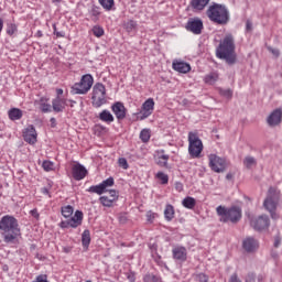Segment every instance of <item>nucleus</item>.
Instances as JSON below:
<instances>
[{"label":"nucleus","instance_id":"1","mask_svg":"<svg viewBox=\"0 0 282 282\" xmlns=\"http://www.w3.org/2000/svg\"><path fill=\"white\" fill-rule=\"evenodd\" d=\"M0 236L4 243H19V239H21L19 219L12 215L2 216L0 218Z\"/></svg>","mask_w":282,"mask_h":282},{"label":"nucleus","instance_id":"2","mask_svg":"<svg viewBox=\"0 0 282 282\" xmlns=\"http://www.w3.org/2000/svg\"><path fill=\"white\" fill-rule=\"evenodd\" d=\"M216 56L221 61H226L228 65L237 63V53H235V37L232 34H227L216 48Z\"/></svg>","mask_w":282,"mask_h":282},{"label":"nucleus","instance_id":"3","mask_svg":"<svg viewBox=\"0 0 282 282\" xmlns=\"http://www.w3.org/2000/svg\"><path fill=\"white\" fill-rule=\"evenodd\" d=\"M216 213L219 217V221L221 224H238V221H241V209L237 206L226 207V206H218L216 208Z\"/></svg>","mask_w":282,"mask_h":282},{"label":"nucleus","instance_id":"4","mask_svg":"<svg viewBox=\"0 0 282 282\" xmlns=\"http://www.w3.org/2000/svg\"><path fill=\"white\" fill-rule=\"evenodd\" d=\"M207 17L213 21V23H217V25H226V23L230 21V13L226 6L217 3L208 8Z\"/></svg>","mask_w":282,"mask_h":282},{"label":"nucleus","instance_id":"5","mask_svg":"<svg viewBox=\"0 0 282 282\" xmlns=\"http://www.w3.org/2000/svg\"><path fill=\"white\" fill-rule=\"evenodd\" d=\"M281 203V191L276 187H269L267 198L263 202L265 210L271 215V218L279 219V214H276V207Z\"/></svg>","mask_w":282,"mask_h":282},{"label":"nucleus","instance_id":"6","mask_svg":"<svg viewBox=\"0 0 282 282\" xmlns=\"http://www.w3.org/2000/svg\"><path fill=\"white\" fill-rule=\"evenodd\" d=\"M91 87H94V76L86 74L70 87V94L73 96H85V94H89Z\"/></svg>","mask_w":282,"mask_h":282},{"label":"nucleus","instance_id":"7","mask_svg":"<svg viewBox=\"0 0 282 282\" xmlns=\"http://www.w3.org/2000/svg\"><path fill=\"white\" fill-rule=\"evenodd\" d=\"M91 100L93 107H96V109L107 104V88L102 85V83H97L94 85Z\"/></svg>","mask_w":282,"mask_h":282},{"label":"nucleus","instance_id":"8","mask_svg":"<svg viewBox=\"0 0 282 282\" xmlns=\"http://www.w3.org/2000/svg\"><path fill=\"white\" fill-rule=\"evenodd\" d=\"M204 151V143L196 132H188V153L191 158H199Z\"/></svg>","mask_w":282,"mask_h":282},{"label":"nucleus","instance_id":"9","mask_svg":"<svg viewBox=\"0 0 282 282\" xmlns=\"http://www.w3.org/2000/svg\"><path fill=\"white\" fill-rule=\"evenodd\" d=\"M84 217L85 216L82 210H76L73 216L59 223V228H78V226H83Z\"/></svg>","mask_w":282,"mask_h":282},{"label":"nucleus","instance_id":"10","mask_svg":"<svg viewBox=\"0 0 282 282\" xmlns=\"http://www.w3.org/2000/svg\"><path fill=\"white\" fill-rule=\"evenodd\" d=\"M209 167L214 173H224L226 169H228V164L226 163V159L218 156L217 154H209Z\"/></svg>","mask_w":282,"mask_h":282},{"label":"nucleus","instance_id":"11","mask_svg":"<svg viewBox=\"0 0 282 282\" xmlns=\"http://www.w3.org/2000/svg\"><path fill=\"white\" fill-rule=\"evenodd\" d=\"M153 109H155V101L153 98L147 99L142 104L141 110L135 113L137 120H147L153 113Z\"/></svg>","mask_w":282,"mask_h":282},{"label":"nucleus","instance_id":"12","mask_svg":"<svg viewBox=\"0 0 282 282\" xmlns=\"http://www.w3.org/2000/svg\"><path fill=\"white\" fill-rule=\"evenodd\" d=\"M113 184H116V181L110 176L102 181L100 184L90 186L87 189V193H96L97 195H102V193H107V188H111Z\"/></svg>","mask_w":282,"mask_h":282},{"label":"nucleus","instance_id":"13","mask_svg":"<svg viewBox=\"0 0 282 282\" xmlns=\"http://www.w3.org/2000/svg\"><path fill=\"white\" fill-rule=\"evenodd\" d=\"M251 226L259 232H261V230H267V228H270V218L265 215L253 218L251 219Z\"/></svg>","mask_w":282,"mask_h":282},{"label":"nucleus","instance_id":"14","mask_svg":"<svg viewBox=\"0 0 282 282\" xmlns=\"http://www.w3.org/2000/svg\"><path fill=\"white\" fill-rule=\"evenodd\" d=\"M186 30L193 34H202V30H204V22H202L200 19H189L186 23Z\"/></svg>","mask_w":282,"mask_h":282},{"label":"nucleus","instance_id":"15","mask_svg":"<svg viewBox=\"0 0 282 282\" xmlns=\"http://www.w3.org/2000/svg\"><path fill=\"white\" fill-rule=\"evenodd\" d=\"M72 175L76 182H80L87 177V169L80 163H76L72 166Z\"/></svg>","mask_w":282,"mask_h":282},{"label":"nucleus","instance_id":"16","mask_svg":"<svg viewBox=\"0 0 282 282\" xmlns=\"http://www.w3.org/2000/svg\"><path fill=\"white\" fill-rule=\"evenodd\" d=\"M24 142L28 144H34L37 141L39 134L36 133V128L30 124L23 131Z\"/></svg>","mask_w":282,"mask_h":282},{"label":"nucleus","instance_id":"17","mask_svg":"<svg viewBox=\"0 0 282 282\" xmlns=\"http://www.w3.org/2000/svg\"><path fill=\"white\" fill-rule=\"evenodd\" d=\"M112 112L115 113L117 120H124L127 118V108L121 101H117L111 106Z\"/></svg>","mask_w":282,"mask_h":282},{"label":"nucleus","instance_id":"18","mask_svg":"<svg viewBox=\"0 0 282 282\" xmlns=\"http://www.w3.org/2000/svg\"><path fill=\"white\" fill-rule=\"evenodd\" d=\"M172 67L174 72H178V74H188V72H191V64L184 61H178V59L173 61Z\"/></svg>","mask_w":282,"mask_h":282},{"label":"nucleus","instance_id":"19","mask_svg":"<svg viewBox=\"0 0 282 282\" xmlns=\"http://www.w3.org/2000/svg\"><path fill=\"white\" fill-rule=\"evenodd\" d=\"M67 105H69L67 104V99L63 97H56L52 100V107L56 113L65 111V107H67Z\"/></svg>","mask_w":282,"mask_h":282},{"label":"nucleus","instance_id":"20","mask_svg":"<svg viewBox=\"0 0 282 282\" xmlns=\"http://www.w3.org/2000/svg\"><path fill=\"white\" fill-rule=\"evenodd\" d=\"M242 248L246 252H254L259 249V241L252 237H248L243 240Z\"/></svg>","mask_w":282,"mask_h":282},{"label":"nucleus","instance_id":"21","mask_svg":"<svg viewBox=\"0 0 282 282\" xmlns=\"http://www.w3.org/2000/svg\"><path fill=\"white\" fill-rule=\"evenodd\" d=\"M282 120V110L275 109L267 119L269 127H276V124H281Z\"/></svg>","mask_w":282,"mask_h":282},{"label":"nucleus","instance_id":"22","mask_svg":"<svg viewBox=\"0 0 282 282\" xmlns=\"http://www.w3.org/2000/svg\"><path fill=\"white\" fill-rule=\"evenodd\" d=\"M173 259L176 261H186L187 252L184 247H175L172 250Z\"/></svg>","mask_w":282,"mask_h":282},{"label":"nucleus","instance_id":"23","mask_svg":"<svg viewBox=\"0 0 282 282\" xmlns=\"http://www.w3.org/2000/svg\"><path fill=\"white\" fill-rule=\"evenodd\" d=\"M40 109L42 113H50L52 112V105L50 104V98L47 97H41L40 101Z\"/></svg>","mask_w":282,"mask_h":282},{"label":"nucleus","instance_id":"24","mask_svg":"<svg viewBox=\"0 0 282 282\" xmlns=\"http://www.w3.org/2000/svg\"><path fill=\"white\" fill-rule=\"evenodd\" d=\"M182 206L184 208H187V210H193V208H195V206H197V200L194 197L186 196L182 200Z\"/></svg>","mask_w":282,"mask_h":282},{"label":"nucleus","instance_id":"25","mask_svg":"<svg viewBox=\"0 0 282 282\" xmlns=\"http://www.w3.org/2000/svg\"><path fill=\"white\" fill-rule=\"evenodd\" d=\"M8 116L9 118L14 121V120H21L23 118V110L19 109V108H11L8 111Z\"/></svg>","mask_w":282,"mask_h":282},{"label":"nucleus","instance_id":"26","mask_svg":"<svg viewBox=\"0 0 282 282\" xmlns=\"http://www.w3.org/2000/svg\"><path fill=\"white\" fill-rule=\"evenodd\" d=\"M164 217L166 221H173L175 218V207L173 205L167 204L164 209Z\"/></svg>","mask_w":282,"mask_h":282},{"label":"nucleus","instance_id":"27","mask_svg":"<svg viewBox=\"0 0 282 282\" xmlns=\"http://www.w3.org/2000/svg\"><path fill=\"white\" fill-rule=\"evenodd\" d=\"M219 80V74L216 72H212L204 77V83L206 85H215Z\"/></svg>","mask_w":282,"mask_h":282},{"label":"nucleus","instance_id":"28","mask_svg":"<svg viewBox=\"0 0 282 282\" xmlns=\"http://www.w3.org/2000/svg\"><path fill=\"white\" fill-rule=\"evenodd\" d=\"M99 120H101V122H107V124H111V122H113L115 118H113V115H111V111L102 110L99 113Z\"/></svg>","mask_w":282,"mask_h":282},{"label":"nucleus","instance_id":"29","mask_svg":"<svg viewBox=\"0 0 282 282\" xmlns=\"http://www.w3.org/2000/svg\"><path fill=\"white\" fill-rule=\"evenodd\" d=\"M123 28L128 34H131L132 32H137L138 30V22L135 20H128L123 22Z\"/></svg>","mask_w":282,"mask_h":282},{"label":"nucleus","instance_id":"30","mask_svg":"<svg viewBox=\"0 0 282 282\" xmlns=\"http://www.w3.org/2000/svg\"><path fill=\"white\" fill-rule=\"evenodd\" d=\"M169 154H164V150L161 151V154H159L158 160H156V164L159 166H162L164 169L169 167Z\"/></svg>","mask_w":282,"mask_h":282},{"label":"nucleus","instance_id":"31","mask_svg":"<svg viewBox=\"0 0 282 282\" xmlns=\"http://www.w3.org/2000/svg\"><path fill=\"white\" fill-rule=\"evenodd\" d=\"M89 243H91V232L89 229L84 230L82 234V245L84 248H89Z\"/></svg>","mask_w":282,"mask_h":282},{"label":"nucleus","instance_id":"32","mask_svg":"<svg viewBox=\"0 0 282 282\" xmlns=\"http://www.w3.org/2000/svg\"><path fill=\"white\" fill-rule=\"evenodd\" d=\"M210 3V0H192V8L194 10H204Z\"/></svg>","mask_w":282,"mask_h":282},{"label":"nucleus","instance_id":"33","mask_svg":"<svg viewBox=\"0 0 282 282\" xmlns=\"http://www.w3.org/2000/svg\"><path fill=\"white\" fill-rule=\"evenodd\" d=\"M98 2L101 8H104V10H106L107 12H111L113 6H116V2L113 0H98Z\"/></svg>","mask_w":282,"mask_h":282},{"label":"nucleus","instance_id":"34","mask_svg":"<svg viewBox=\"0 0 282 282\" xmlns=\"http://www.w3.org/2000/svg\"><path fill=\"white\" fill-rule=\"evenodd\" d=\"M62 215L65 219H69L74 215V207L72 205H66L62 207Z\"/></svg>","mask_w":282,"mask_h":282},{"label":"nucleus","instance_id":"35","mask_svg":"<svg viewBox=\"0 0 282 282\" xmlns=\"http://www.w3.org/2000/svg\"><path fill=\"white\" fill-rule=\"evenodd\" d=\"M139 138H140V140H141L144 144H147V142H149V140H151V130H150V129H143V130H141Z\"/></svg>","mask_w":282,"mask_h":282},{"label":"nucleus","instance_id":"36","mask_svg":"<svg viewBox=\"0 0 282 282\" xmlns=\"http://www.w3.org/2000/svg\"><path fill=\"white\" fill-rule=\"evenodd\" d=\"M99 202L101 205H104L106 208H111V206H113V204L116 203V200H112L109 196H101L99 198Z\"/></svg>","mask_w":282,"mask_h":282},{"label":"nucleus","instance_id":"37","mask_svg":"<svg viewBox=\"0 0 282 282\" xmlns=\"http://www.w3.org/2000/svg\"><path fill=\"white\" fill-rule=\"evenodd\" d=\"M243 165L246 169H252V166H257V159H254V156H246L243 160Z\"/></svg>","mask_w":282,"mask_h":282},{"label":"nucleus","instance_id":"38","mask_svg":"<svg viewBox=\"0 0 282 282\" xmlns=\"http://www.w3.org/2000/svg\"><path fill=\"white\" fill-rule=\"evenodd\" d=\"M18 30H19V26H17L15 23H8L7 24V34L9 36H14V34H17Z\"/></svg>","mask_w":282,"mask_h":282},{"label":"nucleus","instance_id":"39","mask_svg":"<svg viewBox=\"0 0 282 282\" xmlns=\"http://www.w3.org/2000/svg\"><path fill=\"white\" fill-rule=\"evenodd\" d=\"M155 177L156 180L161 181V184H169V174L164 172H158Z\"/></svg>","mask_w":282,"mask_h":282},{"label":"nucleus","instance_id":"40","mask_svg":"<svg viewBox=\"0 0 282 282\" xmlns=\"http://www.w3.org/2000/svg\"><path fill=\"white\" fill-rule=\"evenodd\" d=\"M93 34L95 36H97V39H100V36H104L105 35V29H102L101 26H94L93 28Z\"/></svg>","mask_w":282,"mask_h":282},{"label":"nucleus","instance_id":"41","mask_svg":"<svg viewBox=\"0 0 282 282\" xmlns=\"http://www.w3.org/2000/svg\"><path fill=\"white\" fill-rule=\"evenodd\" d=\"M218 91L220 94V96H223L224 98H232V90L228 89H224V88H218Z\"/></svg>","mask_w":282,"mask_h":282},{"label":"nucleus","instance_id":"42","mask_svg":"<svg viewBox=\"0 0 282 282\" xmlns=\"http://www.w3.org/2000/svg\"><path fill=\"white\" fill-rule=\"evenodd\" d=\"M42 169H44V171H46V172L53 171L54 163H52L51 161H44L42 163Z\"/></svg>","mask_w":282,"mask_h":282},{"label":"nucleus","instance_id":"43","mask_svg":"<svg viewBox=\"0 0 282 282\" xmlns=\"http://www.w3.org/2000/svg\"><path fill=\"white\" fill-rule=\"evenodd\" d=\"M118 164H119V166H121V169H124V171H127V169H129V163L127 162V159H124V158H120L118 160Z\"/></svg>","mask_w":282,"mask_h":282},{"label":"nucleus","instance_id":"44","mask_svg":"<svg viewBox=\"0 0 282 282\" xmlns=\"http://www.w3.org/2000/svg\"><path fill=\"white\" fill-rule=\"evenodd\" d=\"M90 14L91 17H95L96 19H98V17H100V8L94 6L90 10Z\"/></svg>","mask_w":282,"mask_h":282},{"label":"nucleus","instance_id":"45","mask_svg":"<svg viewBox=\"0 0 282 282\" xmlns=\"http://www.w3.org/2000/svg\"><path fill=\"white\" fill-rule=\"evenodd\" d=\"M145 217L150 224H153V219H155V217H158V214L150 210L147 213Z\"/></svg>","mask_w":282,"mask_h":282},{"label":"nucleus","instance_id":"46","mask_svg":"<svg viewBox=\"0 0 282 282\" xmlns=\"http://www.w3.org/2000/svg\"><path fill=\"white\" fill-rule=\"evenodd\" d=\"M196 281L197 282H208V275H206L204 273H198L196 275Z\"/></svg>","mask_w":282,"mask_h":282},{"label":"nucleus","instance_id":"47","mask_svg":"<svg viewBox=\"0 0 282 282\" xmlns=\"http://www.w3.org/2000/svg\"><path fill=\"white\" fill-rule=\"evenodd\" d=\"M53 34H55V36H57V39H63L65 37V32H58L56 30V24H53Z\"/></svg>","mask_w":282,"mask_h":282},{"label":"nucleus","instance_id":"48","mask_svg":"<svg viewBox=\"0 0 282 282\" xmlns=\"http://www.w3.org/2000/svg\"><path fill=\"white\" fill-rule=\"evenodd\" d=\"M245 282H257V275H254V273H249L246 276Z\"/></svg>","mask_w":282,"mask_h":282},{"label":"nucleus","instance_id":"49","mask_svg":"<svg viewBox=\"0 0 282 282\" xmlns=\"http://www.w3.org/2000/svg\"><path fill=\"white\" fill-rule=\"evenodd\" d=\"M109 195H110L109 198L112 199V200H115V202H116V200L118 199V197H119V196H118V192H117L116 189H110V191H109Z\"/></svg>","mask_w":282,"mask_h":282},{"label":"nucleus","instance_id":"50","mask_svg":"<svg viewBox=\"0 0 282 282\" xmlns=\"http://www.w3.org/2000/svg\"><path fill=\"white\" fill-rule=\"evenodd\" d=\"M269 52H271V54H273V56H275V58H279L280 52L278 48H272V47H268Z\"/></svg>","mask_w":282,"mask_h":282},{"label":"nucleus","instance_id":"51","mask_svg":"<svg viewBox=\"0 0 282 282\" xmlns=\"http://www.w3.org/2000/svg\"><path fill=\"white\" fill-rule=\"evenodd\" d=\"M30 215H32L34 219H39L41 217V215L39 214V209H32L30 212Z\"/></svg>","mask_w":282,"mask_h":282},{"label":"nucleus","instance_id":"52","mask_svg":"<svg viewBox=\"0 0 282 282\" xmlns=\"http://www.w3.org/2000/svg\"><path fill=\"white\" fill-rule=\"evenodd\" d=\"M153 274H145L143 278L144 282H153Z\"/></svg>","mask_w":282,"mask_h":282},{"label":"nucleus","instance_id":"53","mask_svg":"<svg viewBox=\"0 0 282 282\" xmlns=\"http://www.w3.org/2000/svg\"><path fill=\"white\" fill-rule=\"evenodd\" d=\"M41 193H42L43 195H50V188H47V187H42V188H41Z\"/></svg>","mask_w":282,"mask_h":282},{"label":"nucleus","instance_id":"54","mask_svg":"<svg viewBox=\"0 0 282 282\" xmlns=\"http://www.w3.org/2000/svg\"><path fill=\"white\" fill-rule=\"evenodd\" d=\"M56 94H57V97L61 98V96H63V89L62 88H57L56 89Z\"/></svg>","mask_w":282,"mask_h":282},{"label":"nucleus","instance_id":"55","mask_svg":"<svg viewBox=\"0 0 282 282\" xmlns=\"http://www.w3.org/2000/svg\"><path fill=\"white\" fill-rule=\"evenodd\" d=\"M152 282H162V278L154 275Z\"/></svg>","mask_w":282,"mask_h":282},{"label":"nucleus","instance_id":"56","mask_svg":"<svg viewBox=\"0 0 282 282\" xmlns=\"http://www.w3.org/2000/svg\"><path fill=\"white\" fill-rule=\"evenodd\" d=\"M184 186L182 183H176V191H183Z\"/></svg>","mask_w":282,"mask_h":282},{"label":"nucleus","instance_id":"57","mask_svg":"<svg viewBox=\"0 0 282 282\" xmlns=\"http://www.w3.org/2000/svg\"><path fill=\"white\" fill-rule=\"evenodd\" d=\"M51 127H56V118H51Z\"/></svg>","mask_w":282,"mask_h":282},{"label":"nucleus","instance_id":"58","mask_svg":"<svg viewBox=\"0 0 282 282\" xmlns=\"http://www.w3.org/2000/svg\"><path fill=\"white\" fill-rule=\"evenodd\" d=\"M69 102V107H74V105H76V101L75 100H72V99H67V105Z\"/></svg>","mask_w":282,"mask_h":282},{"label":"nucleus","instance_id":"59","mask_svg":"<svg viewBox=\"0 0 282 282\" xmlns=\"http://www.w3.org/2000/svg\"><path fill=\"white\" fill-rule=\"evenodd\" d=\"M3 32V19L0 18V34Z\"/></svg>","mask_w":282,"mask_h":282},{"label":"nucleus","instance_id":"60","mask_svg":"<svg viewBox=\"0 0 282 282\" xmlns=\"http://www.w3.org/2000/svg\"><path fill=\"white\" fill-rule=\"evenodd\" d=\"M281 243V240L280 239H275V241H274V247L275 248H279V245Z\"/></svg>","mask_w":282,"mask_h":282},{"label":"nucleus","instance_id":"61","mask_svg":"<svg viewBox=\"0 0 282 282\" xmlns=\"http://www.w3.org/2000/svg\"><path fill=\"white\" fill-rule=\"evenodd\" d=\"M226 180H232V174H231V173H228V174L226 175Z\"/></svg>","mask_w":282,"mask_h":282},{"label":"nucleus","instance_id":"62","mask_svg":"<svg viewBox=\"0 0 282 282\" xmlns=\"http://www.w3.org/2000/svg\"><path fill=\"white\" fill-rule=\"evenodd\" d=\"M250 28H252V24H250V22H247V30H250Z\"/></svg>","mask_w":282,"mask_h":282},{"label":"nucleus","instance_id":"63","mask_svg":"<svg viewBox=\"0 0 282 282\" xmlns=\"http://www.w3.org/2000/svg\"><path fill=\"white\" fill-rule=\"evenodd\" d=\"M36 35L41 37V36H43V32L37 31Z\"/></svg>","mask_w":282,"mask_h":282},{"label":"nucleus","instance_id":"64","mask_svg":"<svg viewBox=\"0 0 282 282\" xmlns=\"http://www.w3.org/2000/svg\"><path fill=\"white\" fill-rule=\"evenodd\" d=\"M53 3H61V0H52Z\"/></svg>","mask_w":282,"mask_h":282}]
</instances>
